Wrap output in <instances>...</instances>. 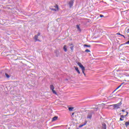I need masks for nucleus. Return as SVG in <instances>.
I'll return each mask as SVG.
<instances>
[{
    "label": "nucleus",
    "mask_w": 129,
    "mask_h": 129,
    "mask_svg": "<svg viewBox=\"0 0 129 129\" xmlns=\"http://www.w3.org/2000/svg\"><path fill=\"white\" fill-rule=\"evenodd\" d=\"M77 64L78 66L81 68L84 76H86V74H85V73H84V71H85V68L83 66V65H82V63H81V62H78Z\"/></svg>",
    "instance_id": "f257e3e1"
},
{
    "label": "nucleus",
    "mask_w": 129,
    "mask_h": 129,
    "mask_svg": "<svg viewBox=\"0 0 129 129\" xmlns=\"http://www.w3.org/2000/svg\"><path fill=\"white\" fill-rule=\"evenodd\" d=\"M40 35H41V33L40 32L38 33V34L35 35L34 36V40H35V42H41V41L38 39V38H39V36H40Z\"/></svg>",
    "instance_id": "f03ea898"
},
{
    "label": "nucleus",
    "mask_w": 129,
    "mask_h": 129,
    "mask_svg": "<svg viewBox=\"0 0 129 129\" xmlns=\"http://www.w3.org/2000/svg\"><path fill=\"white\" fill-rule=\"evenodd\" d=\"M120 105H121V103H117L116 104H113L112 105V106H113L114 109H118V108H120Z\"/></svg>",
    "instance_id": "7ed1b4c3"
},
{
    "label": "nucleus",
    "mask_w": 129,
    "mask_h": 129,
    "mask_svg": "<svg viewBox=\"0 0 129 129\" xmlns=\"http://www.w3.org/2000/svg\"><path fill=\"white\" fill-rule=\"evenodd\" d=\"M50 88L51 90H52V93H53V94H55V95H57V92H56V91L54 90L55 87H54V85H51L50 86Z\"/></svg>",
    "instance_id": "20e7f679"
},
{
    "label": "nucleus",
    "mask_w": 129,
    "mask_h": 129,
    "mask_svg": "<svg viewBox=\"0 0 129 129\" xmlns=\"http://www.w3.org/2000/svg\"><path fill=\"white\" fill-rule=\"evenodd\" d=\"M54 8H56V9L50 8L51 11H54V12L59 11V6L58 5H56L54 6Z\"/></svg>",
    "instance_id": "39448f33"
},
{
    "label": "nucleus",
    "mask_w": 129,
    "mask_h": 129,
    "mask_svg": "<svg viewBox=\"0 0 129 129\" xmlns=\"http://www.w3.org/2000/svg\"><path fill=\"white\" fill-rule=\"evenodd\" d=\"M74 4V0H71L69 2V5L70 8H72V6H73Z\"/></svg>",
    "instance_id": "423d86ee"
},
{
    "label": "nucleus",
    "mask_w": 129,
    "mask_h": 129,
    "mask_svg": "<svg viewBox=\"0 0 129 129\" xmlns=\"http://www.w3.org/2000/svg\"><path fill=\"white\" fill-rule=\"evenodd\" d=\"M127 115H122L120 116V121H123V120H124V119H123V118H124V117L125 116H126Z\"/></svg>",
    "instance_id": "0eeeda50"
},
{
    "label": "nucleus",
    "mask_w": 129,
    "mask_h": 129,
    "mask_svg": "<svg viewBox=\"0 0 129 129\" xmlns=\"http://www.w3.org/2000/svg\"><path fill=\"white\" fill-rule=\"evenodd\" d=\"M74 68H75V70L77 71V72H78V74H80V71H79L78 67H74Z\"/></svg>",
    "instance_id": "6e6552de"
},
{
    "label": "nucleus",
    "mask_w": 129,
    "mask_h": 129,
    "mask_svg": "<svg viewBox=\"0 0 129 129\" xmlns=\"http://www.w3.org/2000/svg\"><path fill=\"white\" fill-rule=\"evenodd\" d=\"M58 119V116H54L52 118L51 121H55Z\"/></svg>",
    "instance_id": "1a4fd4ad"
},
{
    "label": "nucleus",
    "mask_w": 129,
    "mask_h": 129,
    "mask_svg": "<svg viewBox=\"0 0 129 129\" xmlns=\"http://www.w3.org/2000/svg\"><path fill=\"white\" fill-rule=\"evenodd\" d=\"M101 129H106V124L105 123L102 124V128Z\"/></svg>",
    "instance_id": "9d476101"
},
{
    "label": "nucleus",
    "mask_w": 129,
    "mask_h": 129,
    "mask_svg": "<svg viewBox=\"0 0 129 129\" xmlns=\"http://www.w3.org/2000/svg\"><path fill=\"white\" fill-rule=\"evenodd\" d=\"M87 123V121H85V123L79 126V127H82V126H84V125H85Z\"/></svg>",
    "instance_id": "9b49d317"
},
{
    "label": "nucleus",
    "mask_w": 129,
    "mask_h": 129,
    "mask_svg": "<svg viewBox=\"0 0 129 129\" xmlns=\"http://www.w3.org/2000/svg\"><path fill=\"white\" fill-rule=\"evenodd\" d=\"M63 50L64 52H67V46L66 45L63 46Z\"/></svg>",
    "instance_id": "f8f14e48"
},
{
    "label": "nucleus",
    "mask_w": 129,
    "mask_h": 129,
    "mask_svg": "<svg viewBox=\"0 0 129 129\" xmlns=\"http://www.w3.org/2000/svg\"><path fill=\"white\" fill-rule=\"evenodd\" d=\"M91 117H92V115L91 114V113L88 114L87 116V118H91Z\"/></svg>",
    "instance_id": "ddd939ff"
},
{
    "label": "nucleus",
    "mask_w": 129,
    "mask_h": 129,
    "mask_svg": "<svg viewBox=\"0 0 129 129\" xmlns=\"http://www.w3.org/2000/svg\"><path fill=\"white\" fill-rule=\"evenodd\" d=\"M77 28L78 30V31H80V32H81V29H80V27L79 25H77Z\"/></svg>",
    "instance_id": "4468645a"
},
{
    "label": "nucleus",
    "mask_w": 129,
    "mask_h": 129,
    "mask_svg": "<svg viewBox=\"0 0 129 129\" xmlns=\"http://www.w3.org/2000/svg\"><path fill=\"white\" fill-rule=\"evenodd\" d=\"M125 125L126 126V127H127V126H128V125H129V121L125 122Z\"/></svg>",
    "instance_id": "2eb2a0df"
},
{
    "label": "nucleus",
    "mask_w": 129,
    "mask_h": 129,
    "mask_svg": "<svg viewBox=\"0 0 129 129\" xmlns=\"http://www.w3.org/2000/svg\"><path fill=\"white\" fill-rule=\"evenodd\" d=\"M74 107H70V108H69V110L70 111H72V110H73V109H74Z\"/></svg>",
    "instance_id": "dca6fc26"
},
{
    "label": "nucleus",
    "mask_w": 129,
    "mask_h": 129,
    "mask_svg": "<svg viewBox=\"0 0 129 129\" xmlns=\"http://www.w3.org/2000/svg\"><path fill=\"white\" fill-rule=\"evenodd\" d=\"M122 84H123V83H121L120 85H119L116 89V90L118 89V88H119L120 87H121V86L122 85Z\"/></svg>",
    "instance_id": "f3484780"
},
{
    "label": "nucleus",
    "mask_w": 129,
    "mask_h": 129,
    "mask_svg": "<svg viewBox=\"0 0 129 129\" xmlns=\"http://www.w3.org/2000/svg\"><path fill=\"white\" fill-rule=\"evenodd\" d=\"M122 84H123V83H121L120 85H119L116 89V90L118 89V88H119L120 87H121V86L122 85Z\"/></svg>",
    "instance_id": "a211bd4d"
},
{
    "label": "nucleus",
    "mask_w": 129,
    "mask_h": 129,
    "mask_svg": "<svg viewBox=\"0 0 129 129\" xmlns=\"http://www.w3.org/2000/svg\"><path fill=\"white\" fill-rule=\"evenodd\" d=\"M84 47H89V48H90V45H87V44H85V45H84Z\"/></svg>",
    "instance_id": "6ab92c4d"
},
{
    "label": "nucleus",
    "mask_w": 129,
    "mask_h": 129,
    "mask_svg": "<svg viewBox=\"0 0 129 129\" xmlns=\"http://www.w3.org/2000/svg\"><path fill=\"white\" fill-rule=\"evenodd\" d=\"M5 75L7 78H10V75H9L8 74L6 73Z\"/></svg>",
    "instance_id": "aec40b11"
},
{
    "label": "nucleus",
    "mask_w": 129,
    "mask_h": 129,
    "mask_svg": "<svg viewBox=\"0 0 129 129\" xmlns=\"http://www.w3.org/2000/svg\"><path fill=\"white\" fill-rule=\"evenodd\" d=\"M85 52H86L87 53H88V52H90V50L89 49H86Z\"/></svg>",
    "instance_id": "412c9836"
},
{
    "label": "nucleus",
    "mask_w": 129,
    "mask_h": 129,
    "mask_svg": "<svg viewBox=\"0 0 129 129\" xmlns=\"http://www.w3.org/2000/svg\"><path fill=\"white\" fill-rule=\"evenodd\" d=\"M74 46H71V50H72V51H73V50H74Z\"/></svg>",
    "instance_id": "4be33fe9"
},
{
    "label": "nucleus",
    "mask_w": 129,
    "mask_h": 129,
    "mask_svg": "<svg viewBox=\"0 0 129 129\" xmlns=\"http://www.w3.org/2000/svg\"><path fill=\"white\" fill-rule=\"evenodd\" d=\"M100 18H103L104 16H103V15H100Z\"/></svg>",
    "instance_id": "5701e85b"
},
{
    "label": "nucleus",
    "mask_w": 129,
    "mask_h": 129,
    "mask_svg": "<svg viewBox=\"0 0 129 129\" xmlns=\"http://www.w3.org/2000/svg\"><path fill=\"white\" fill-rule=\"evenodd\" d=\"M120 36H121L122 37H123V38H125V37L124 35H122V34H121V35H120Z\"/></svg>",
    "instance_id": "b1692460"
},
{
    "label": "nucleus",
    "mask_w": 129,
    "mask_h": 129,
    "mask_svg": "<svg viewBox=\"0 0 129 129\" xmlns=\"http://www.w3.org/2000/svg\"><path fill=\"white\" fill-rule=\"evenodd\" d=\"M116 35H119V36H120V35H121V34L119 33H118L116 34Z\"/></svg>",
    "instance_id": "393cba45"
},
{
    "label": "nucleus",
    "mask_w": 129,
    "mask_h": 129,
    "mask_svg": "<svg viewBox=\"0 0 129 129\" xmlns=\"http://www.w3.org/2000/svg\"><path fill=\"white\" fill-rule=\"evenodd\" d=\"M122 112H124L125 111L124 110H122Z\"/></svg>",
    "instance_id": "a878e982"
},
{
    "label": "nucleus",
    "mask_w": 129,
    "mask_h": 129,
    "mask_svg": "<svg viewBox=\"0 0 129 129\" xmlns=\"http://www.w3.org/2000/svg\"><path fill=\"white\" fill-rule=\"evenodd\" d=\"M127 114H128V112H126V115H127Z\"/></svg>",
    "instance_id": "bb28decb"
},
{
    "label": "nucleus",
    "mask_w": 129,
    "mask_h": 129,
    "mask_svg": "<svg viewBox=\"0 0 129 129\" xmlns=\"http://www.w3.org/2000/svg\"><path fill=\"white\" fill-rule=\"evenodd\" d=\"M72 115H74V113H73Z\"/></svg>",
    "instance_id": "cd10ccee"
},
{
    "label": "nucleus",
    "mask_w": 129,
    "mask_h": 129,
    "mask_svg": "<svg viewBox=\"0 0 129 129\" xmlns=\"http://www.w3.org/2000/svg\"><path fill=\"white\" fill-rule=\"evenodd\" d=\"M127 32H128V33H129V29H127Z\"/></svg>",
    "instance_id": "c85d7f7f"
}]
</instances>
